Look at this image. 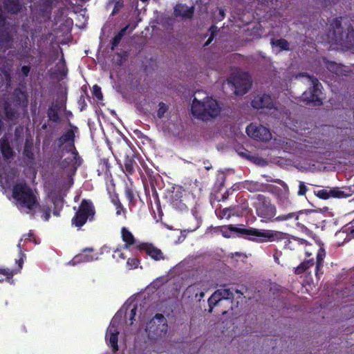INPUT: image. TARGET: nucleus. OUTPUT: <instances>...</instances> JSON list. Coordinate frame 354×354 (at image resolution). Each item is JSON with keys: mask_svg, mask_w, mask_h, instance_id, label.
<instances>
[{"mask_svg": "<svg viewBox=\"0 0 354 354\" xmlns=\"http://www.w3.org/2000/svg\"><path fill=\"white\" fill-rule=\"evenodd\" d=\"M221 110L218 101L212 97H205L203 102L194 97L191 107L192 113L203 121H208L217 117Z\"/></svg>", "mask_w": 354, "mask_h": 354, "instance_id": "f257e3e1", "label": "nucleus"}, {"mask_svg": "<svg viewBox=\"0 0 354 354\" xmlns=\"http://www.w3.org/2000/svg\"><path fill=\"white\" fill-rule=\"evenodd\" d=\"M342 20V17H339L329 21L332 39L335 43H338L348 49H351L354 47V29L353 26L349 24L346 32L344 34Z\"/></svg>", "mask_w": 354, "mask_h": 354, "instance_id": "f03ea898", "label": "nucleus"}, {"mask_svg": "<svg viewBox=\"0 0 354 354\" xmlns=\"http://www.w3.org/2000/svg\"><path fill=\"white\" fill-rule=\"evenodd\" d=\"M12 197L19 205L29 210H32L39 205L37 197L32 189L26 182L16 183L12 189Z\"/></svg>", "mask_w": 354, "mask_h": 354, "instance_id": "7ed1b4c3", "label": "nucleus"}, {"mask_svg": "<svg viewBox=\"0 0 354 354\" xmlns=\"http://www.w3.org/2000/svg\"><path fill=\"white\" fill-rule=\"evenodd\" d=\"M95 208L93 202L88 199H83L71 219V225L80 229L84 226L87 221H93L95 220Z\"/></svg>", "mask_w": 354, "mask_h": 354, "instance_id": "20e7f679", "label": "nucleus"}, {"mask_svg": "<svg viewBox=\"0 0 354 354\" xmlns=\"http://www.w3.org/2000/svg\"><path fill=\"white\" fill-rule=\"evenodd\" d=\"M168 329L167 320L160 313H157L147 324L145 330L148 338L156 340L164 337Z\"/></svg>", "mask_w": 354, "mask_h": 354, "instance_id": "39448f33", "label": "nucleus"}, {"mask_svg": "<svg viewBox=\"0 0 354 354\" xmlns=\"http://www.w3.org/2000/svg\"><path fill=\"white\" fill-rule=\"evenodd\" d=\"M299 75L306 77L309 82L311 83L312 86L308 91H304L301 97V101L305 104H312L314 106H320L323 104L322 100L320 97L322 94L321 88L322 86L317 77L310 76L306 73H301Z\"/></svg>", "mask_w": 354, "mask_h": 354, "instance_id": "423d86ee", "label": "nucleus"}, {"mask_svg": "<svg viewBox=\"0 0 354 354\" xmlns=\"http://www.w3.org/2000/svg\"><path fill=\"white\" fill-rule=\"evenodd\" d=\"M69 128L64 131L61 136L57 137L53 143L54 151H62L66 152L72 146L75 145L76 133H78V128L68 123Z\"/></svg>", "mask_w": 354, "mask_h": 354, "instance_id": "0eeeda50", "label": "nucleus"}, {"mask_svg": "<svg viewBox=\"0 0 354 354\" xmlns=\"http://www.w3.org/2000/svg\"><path fill=\"white\" fill-rule=\"evenodd\" d=\"M241 232L244 238L258 243L272 241L277 236V232L254 227L243 228Z\"/></svg>", "mask_w": 354, "mask_h": 354, "instance_id": "6e6552de", "label": "nucleus"}, {"mask_svg": "<svg viewBox=\"0 0 354 354\" xmlns=\"http://www.w3.org/2000/svg\"><path fill=\"white\" fill-rule=\"evenodd\" d=\"M257 214L266 219H271L274 216L276 209L270 203V200L262 194H259L254 203Z\"/></svg>", "mask_w": 354, "mask_h": 354, "instance_id": "1a4fd4ad", "label": "nucleus"}, {"mask_svg": "<svg viewBox=\"0 0 354 354\" xmlns=\"http://www.w3.org/2000/svg\"><path fill=\"white\" fill-rule=\"evenodd\" d=\"M228 82L232 84L234 88V93L236 95H243L245 94L251 87V77L247 73H243L227 80Z\"/></svg>", "mask_w": 354, "mask_h": 354, "instance_id": "9d476101", "label": "nucleus"}, {"mask_svg": "<svg viewBox=\"0 0 354 354\" xmlns=\"http://www.w3.org/2000/svg\"><path fill=\"white\" fill-rule=\"evenodd\" d=\"M234 297L233 292L229 288L216 290L208 299L209 313H212L214 307L221 306L223 302L228 300L232 301Z\"/></svg>", "mask_w": 354, "mask_h": 354, "instance_id": "9b49d317", "label": "nucleus"}, {"mask_svg": "<svg viewBox=\"0 0 354 354\" xmlns=\"http://www.w3.org/2000/svg\"><path fill=\"white\" fill-rule=\"evenodd\" d=\"M246 133L254 140L263 142L269 141L272 138L269 129L256 123H251L248 125L246 128Z\"/></svg>", "mask_w": 354, "mask_h": 354, "instance_id": "f8f14e48", "label": "nucleus"}, {"mask_svg": "<svg viewBox=\"0 0 354 354\" xmlns=\"http://www.w3.org/2000/svg\"><path fill=\"white\" fill-rule=\"evenodd\" d=\"M136 250L140 252H145L154 261L165 260V257L160 249L156 248L150 243H138L136 244Z\"/></svg>", "mask_w": 354, "mask_h": 354, "instance_id": "ddd939ff", "label": "nucleus"}, {"mask_svg": "<svg viewBox=\"0 0 354 354\" xmlns=\"http://www.w3.org/2000/svg\"><path fill=\"white\" fill-rule=\"evenodd\" d=\"M308 213H310V211L300 210L297 212L289 213V226L298 228L301 231L306 230L305 223L307 222Z\"/></svg>", "mask_w": 354, "mask_h": 354, "instance_id": "4468645a", "label": "nucleus"}, {"mask_svg": "<svg viewBox=\"0 0 354 354\" xmlns=\"http://www.w3.org/2000/svg\"><path fill=\"white\" fill-rule=\"evenodd\" d=\"M306 240L289 234V256L301 259L305 250Z\"/></svg>", "mask_w": 354, "mask_h": 354, "instance_id": "2eb2a0df", "label": "nucleus"}, {"mask_svg": "<svg viewBox=\"0 0 354 354\" xmlns=\"http://www.w3.org/2000/svg\"><path fill=\"white\" fill-rule=\"evenodd\" d=\"M12 28L10 26L0 28V53H6L13 47Z\"/></svg>", "mask_w": 354, "mask_h": 354, "instance_id": "dca6fc26", "label": "nucleus"}, {"mask_svg": "<svg viewBox=\"0 0 354 354\" xmlns=\"http://www.w3.org/2000/svg\"><path fill=\"white\" fill-rule=\"evenodd\" d=\"M251 104L253 108L257 109L274 108V103L272 97L268 94L258 95L252 100Z\"/></svg>", "mask_w": 354, "mask_h": 354, "instance_id": "f3484780", "label": "nucleus"}, {"mask_svg": "<svg viewBox=\"0 0 354 354\" xmlns=\"http://www.w3.org/2000/svg\"><path fill=\"white\" fill-rule=\"evenodd\" d=\"M315 194L319 198L327 200L330 198H344L348 195L339 187H333L332 189H322L315 191Z\"/></svg>", "mask_w": 354, "mask_h": 354, "instance_id": "a211bd4d", "label": "nucleus"}, {"mask_svg": "<svg viewBox=\"0 0 354 354\" xmlns=\"http://www.w3.org/2000/svg\"><path fill=\"white\" fill-rule=\"evenodd\" d=\"M319 16L320 15L318 12L313 14H304L301 15L298 19L295 20L294 24H301L304 26V28L306 30L305 32V34H306L307 30H309L310 28H313L314 26H317Z\"/></svg>", "mask_w": 354, "mask_h": 354, "instance_id": "6ab92c4d", "label": "nucleus"}, {"mask_svg": "<svg viewBox=\"0 0 354 354\" xmlns=\"http://www.w3.org/2000/svg\"><path fill=\"white\" fill-rule=\"evenodd\" d=\"M118 335L119 332L117 327L111 324L106 331V340L109 342V345L112 348L114 353L118 351Z\"/></svg>", "mask_w": 354, "mask_h": 354, "instance_id": "aec40b11", "label": "nucleus"}, {"mask_svg": "<svg viewBox=\"0 0 354 354\" xmlns=\"http://www.w3.org/2000/svg\"><path fill=\"white\" fill-rule=\"evenodd\" d=\"M121 238L124 243V249H130L133 247V249L136 250V244L140 243L136 240L133 234L126 227H122L121 229Z\"/></svg>", "mask_w": 354, "mask_h": 354, "instance_id": "412c9836", "label": "nucleus"}, {"mask_svg": "<svg viewBox=\"0 0 354 354\" xmlns=\"http://www.w3.org/2000/svg\"><path fill=\"white\" fill-rule=\"evenodd\" d=\"M0 151L5 160L12 158L15 155V151L10 146L8 139L5 136L0 139Z\"/></svg>", "mask_w": 354, "mask_h": 354, "instance_id": "4be33fe9", "label": "nucleus"}, {"mask_svg": "<svg viewBox=\"0 0 354 354\" xmlns=\"http://www.w3.org/2000/svg\"><path fill=\"white\" fill-rule=\"evenodd\" d=\"M98 257L97 254H87L81 253L75 255L72 260L68 262L69 265L75 266L78 263L91 262L97 260Z\"/></svg>", "mask_w": 354, "mask_h": 354, "instance_id": "5701e85b", "label": "nucleus"}, {"mask_svg": "<svg viewBox=\"0 0 354 354\" xmlns=\"http://www.w3.org/2000/svg\"><path fill=\"white\" fill-rule=\"evenodd\" d=\"M111 164L108 158H102L100 159L98 167H97V174L98 176H104L105 178H108L111 176Z\"/></svg>", "mask_w": 354, "mask_h": 354, "instance_id": "b1692460", "label": "nucleus"}, {"mask_svg": "<svg viewBox=\"0 0 354 354\" xmlns=\"http://www.w3.org/2000/svg\"><path fill=\"white\" fill-rule=\"evenodd\" d=\"M174 14L176 17L191 18L193 15V8H189L181 3L177 4L174 9Z\"/></svg>", "mask_w": 354, "mask_h": 354, "instance_id": "393cba45", "label": "nucleus"}, {"mask_svg": "<svg viewBox=\"0 0 354 354\" xmlns=\"http://www.w3.org/2000/svg\"><path fill=\"white\" fill-rule=\"evenodd\" d=\"M135 165H136V162L134 160V153L133 152L131 156L126 154L122 170L127 176L132 175L134 173Z\"/></svg>", "mask_w": 354, "mask_h": 354, "instance_id": "a878e982", "label": "nucleus"}, {"mask_svg": "<svg viewBox=\"0 0 354 354\" xmlns=\"http://www.w3.org/2000/svg\"><path fill=\"white\" fill-rule=\"evenodd\" d=\"M243 230V228L238 227L233 225H223L218 227V230L225 238L231 237V234L232 232H235L243 235V232H241V230Z\"/></svg>", "mask_w": 354, "mask_h": 354, "instance_id": "bb28decb", "label": "nucleus"}, {"mask_svg": "<svg viewBox=\"0 0 354 354\" xmlns=\"http://www.w3.org/2000/svg\"><path fill=\"white\" fill-rule=\"evenodd\" d=\"M4 7L6 10L11 14H17L19 12L22 8L19 0H6Z\"/></svg>", "mask_w": 354, "mask_h": 354, "instance_id": "cd10ccee", "label": "nucleus"}, {"mask_svg": "<svg viewBox=\"0 0 354 354\" xmlns=\"http://www.w3.org/2000/svg\"><path fill=\"white\" fill-rule=\"evenodd\" d=\"M326 256V252L324 249L319 246V250L317 253V259H316V267H315V275L317 277H319V272L321 268L323 266L324 259Z\"/></svg>", "mask_w": 354, "mask_h": 354, "instance_id": "c85d7f7f", "label": "nucleus"}, {"mask_svg": "<svg viewBox=\"0 0 354 354\" xmlns=\"http://www.w3.org/2000/svg\"><path fill=\"white\" fill-rule=\"evenodd\" d=\"M313 265V259L306 260L304 262L301 263L298 266L295 268V272L297 274H302L306 270H307L310 267H312Z\"/></svg>", "mask_w": 354, "mask_h": 354, "instance_id": "c756f323", "label": "nucleus"}, {"mask_svg": "<svg viewBox=\"0 0 354 354\" xmlns=\"http://www.w3.org/2000/svg\"><path fill=\"white\" fill-rule=\"evenodd\" d=\"M65 153H71L73 156V160L74 161V165L75 169L82 165V159L80 157L78 151L75 147V145L72 146L68 150H66Z\"/></svg>", "mask_w": 354, "mask_h": 354, "instance_id": "7c9ffc66", "label": "nucleus"}, {"mask_svg": "<svg viewBox=\"0 0 354 354\" xmlns=\"http://www.w3.org/2000/svg\"><path fill=\"white\" fill-rule=\"evenodd\" d=\"M47 117L48 119V121L53 122L55 123H60L61 122V118L59 115V112L57 110H55L53 109V107H49L47 109L46 111Z\"/></svg>", "mask_w": 354, "mask_h": 354, "instance_id": "2f4dec72", "label": "nucleus"}, {"mask_svg": "<svg viewBox=\"0 0 354 354\" xmlns=\"http://www.w3.org/2000/svg\"><path fill=\"white\" fill-rule=\"evenodd\" d=\"M4 113L6 118L10 121H13L18 117V113L17 110L11 107L9 104H6L4 106Z\"/></svg>", "mask_w": 354, "mask_h": 354, "instance_id": "473e14b6", "label": "nucleus"}, {"mask_svg": "<svg viewBox=\"0 0 354 354\" xmlns=\"http://www.w3.org/2000/svg\"><path fill=\"white\" fill-rule=\"evenodd\" d=\"M124 194L125 196L129 201V203H133L135 195H134V188L133 183L131 182L129 185H126L124 187Z\"/></svg>", "mask_w": 354, "mask_h": 354, "instance_id": "72a5a7b5", "label": "nucleus"}, {"mask_svg": "<svg viewBox=\"0 0 354 354\" xmlns=\"http://www.w3.org/2000/svg\"><path fill=\"white\" fill-rule=\"evenodd\" d=\"M203 286H205L203 282H197L189 286L187 290L188 292L191 293L195 299H197L198 292H200L199 290H201Z\"/></svg>", "mask_w": 354, "mask_h": 354, "instance_id": "f704fd0d", "label": "nucleus"}, {"mask_svg": "<svg viewBox=\"0 0 354 354\" xmlns=\"http://www.w3.org/2000/svg\"><path fill=\"white\" fill-rule=\"evenodd\" d=\"M236 214L234 207H230L224 208L220 214V218H223L226 217L227 218H230L232 216H234Z\"/></svg>", "mask_w": 354, "mask_h": 354, "instance_id": "c9c22d12", "label": "nucleus"}, {"mask_svg": "<svg viewBox=\"0 0 354 354\" xmlns=\"http://www.w3.org/2000/svg\"><path fill=\"white\" fill-rule=\"evenodd\" d=\"M271 44L272 46L279 47L280 50H288V41L284 39H272Z\"/></svg>", "mask_w": 354, "mask_h": 354, "instance_id": "e433bc0d", "label": "nucleus"}, {"mask_svg": "<svg viewBox=\"0 0 354 354\" xmlns=\"http://www.w3.org/2000/svg\"><path fill=\"white\" fill-rule=\"evenodd\" d=\"M115 64L118 66H122L124 62L127 60L128 57L127 52L122 51V53H117L115 55Z\"/></svg>", "mask_w": 354, "mask_h": 354, "instance_id": "4c0bfd02", "label": "nucleus"}, {"mask_svg": "<svg viewBox=\"0 0 354 354\" xmlns=\"http://www.w3.org/2000/svg\"><path fill=\"white\" fill-rule=\"evenodd\" d=\"M25 259H26V254L24 252H21V254H19V259H16V263L18 266L17 268H16L15 270L9 269L10 271L15 272L14 275L15 274H17V272H19L22 269Z\"/></svg>", "mask_w": 354, "mask_h": 354, "instance_id": "58836bf2", "label": "nucleus"}, {"mask_svg": "<svg viewBox=\"0 0 354 354\" xmlns=\"http://www.w3.org/2000/svg\"><path fill=\"white\" fill-rule=\"evenodd\" d=\"M169 106L165 104L164 102H161L158 104V109L157 111V116L159 118H162L164 117L165 113L168 111Z\"/></svg>", "mask_w": 354, "mask_h": 354, "instance_id": "ea45409f", "label": "nucleus"}, {"mask_svg": "<svg viewBox=\"0 0 354 354\" xmlns=\"http://www.w3.org/2000/svg\"><path fill=\"white\" fill-rule=\"evenodd\" d=\"M24 156L30 160H33L35 159V154L32 151V148L31 146L25 145L24 149Z\"/></svg>", "mask_w": 354, "mask_h": 354, "instance_id": "a19ab883", "label": "nucleus"}, {"mask_svg": "<svg viewBox=\"0 0 354 354\" xmlns=\"http://www.w3.org/2000/svg\"><path fill=\"white\" fill-rule=\"evenodd\" d=\"M326 68L332 73L337 74L340 66L334 62L327 61L326 62Z\"/></svg>", "mask_w": 354, "mask_h": 354, "instance_id": "79ce46f5", "label": "nucleus"}, {"mask_svg": "<svg viewBox=\"0 0 354 354\" xmlns=\"http://www.w3.org/2000/svg\"><path fill=\"white\" fill-rule=\"evenodd\" d=\"M315 250V248L313 247V244L309 243L306 241L305 250H304L303 257H309L313 254V252Z\"/></svg>", "mask_w": 354, "mask_h": 354, "instance_id": "37998d69", "label": "nucleus"}, {"mask_svg": "<svg viewBox=\"0 0 354 354\" xmlns=\"http://www.w3.org/2000/svg\"><path fill=\"white\" fill-rule=\"evenodd\" d=\"M172 207L175 209H183L186 206L185 204L182 202L181 200L172 197L171 201Z\"/></svg>", "mask_w": 354, "mask_h": 354, "instance_id": "c03bdc74", "label": "nucleus"}, {"mask_svg": "<svg viewBox=\"0 0 354 354\" xmlns=\"http://www.w3.org/2000/svg\"><path fill=\"white\" fill-rule=\"evenodd\" d=\"M127 264L129 269H135L138 267L140 260L138 258H129L127 261Z\"/></svg>", "mask_w": 354, "mask_h": 354, "instance_id": "a18cd8bd", "label": "nucleus"}, {"mask_svg": "<svg viewBox=\"0 0 354 354\" xmlns=\"http://www.w3.org/2000/svg\"><path fill=\"white\" fill-rule=\"evenodd\" d=\"M339 1V0H317L318 4L324 8L336 5Z\"/></svg>", "mask_w": 354, "mask_h": 354, "instance_id": "49530a36", "label": "nucleus"}, {"mask_svg": "<svg viewBox=\"0 0 354 354\" xmlns=\"http://www.w3.org/2000/svg\"><path fill=\"white\" fill-rule=\"evenodd\" d=\"M122 39V37L118 33L113 37L111 41V49L112 50H115V48L118 46Z\"/></svg>", "mask_w": 354, "mask_h": 354, "instance_id": "de8ad7c7", "label": "nucleus"}, {"mask_svg": "<svg viewBox=\"0 0 354 354\" xmlns=\"http://www.w3.org/2000/svg\"><path fill=\"white\" fill-rule=\"evenodd\" d=\"M15 272L10 271L9 268H0V274L6 277L7 279H12L14 276Z\"/></svg>", "mask_w": 354, "mask_h": 354, "instance_id": "09e8293b", "label": "nucleus"}, {"mask_svg": "<svg viewBox=\"0 0 354 354\" xmlns=\"http://www.w3.org/2000/svg\"><path fill=\"white\" fill-rule=\"evenodd\" d=\"M345 232L354 238V219L348 223L345 227Z\"/></svg>", "mask_w": 354, "mask_h": 354, "instance_id": "8fccbe9b", "label": "nucleus"}, {"mask_svg": "<svg viewBox=\"0 0 354 354\" xmlns=\"http://www.w3.org/2000/svg\"><path fill=\"white\" fill-rule=\"evenodd\" d=\"M123 5L124 4L122 0H117L115 3L111 15H115V14H117L123 7Z\"/></svg>", "mask_w": 354, "mask_h": 354, "instance_id": "3c124183", "label": "nucleus"}, {"mask_svg": "<svg viewBox=\"0 0 354 354\" xmlns=\"http://www.w3.org/2000/svg\"><path fill=\"white\" fill-rule=\"evenodd\" d=\"M93 94L97 100H102L103 97L101 88L98 85H94L93 87Z\"/></svg>", "mask_w": 354, "mask_h": 354, "instance_id": "603ef678", "label": "nucleus"}, {"mask_svg": "<svg viewBox=\"0 0 354 354\" xmlns=\"http://www.w3.org/2000/svg\"><path fill=\"white\" fill-rule=\"evenodd\" d=\"M62 54H63L62 52ZM59 64L62 65V70L59 71V73L62 75L65 76L67 74L68 69L66 66V62H65V59L64 57V55H62V58L60 59Z\"/></svg>", "mask_w": 354, "mask_h": 354, "instance_id": "864d4df0", "label": "nucleus"}, {"mask_svg": "<svg viewBox=\"0 0 354 354\" xmlns=\"http://www.w3.org/2000/svg\"><path fill=\"white\" fill-rule=\"evenodd\" d=\"M113 252H114V254H113V257L114 259H116L117 261H118L119 259H121V260L125 259L126 256L120 249L117 248Z\"/></svg>", "mask_w": 354, "mask_h": 354, "instance_id": "5fc2aeb1", "label": "nucleus"}, {"mask_svg": "<svg viewBox=\"0 0 354 354\" xmlns=\"http://www.w3.org/2000/svg\"><path fill=\"white\" fill-rule=\"evenodd\" d=\"M307 187L305 185L304 182H299V190H298V195L299 196H304L306 194L307 192Z\"/></svg>", "mask_w": 354, "mask_h": 354, "instance_id": "6e6d98bb", "label": "nucleus"}, {"mask_svg": "<svg viewBox=\"0 0 354 354\" xmlns=\"http://www.w3.org/2000/svg\"><path fill=\"white\" fill-rule=\"evenodd\" d=\"M117 204H115V209H116V214L120 215L121 212H125V209L123 207V205L120 203L118 197L117 196Z\"/></svg>", "mask_w": 354, "mask_h": 354, "instance_id": "4d7b16f0", "label": "nucleus"}, {"mask_svg": "<svg viewBox=\"0 0 354 354\" xmlns=\"http://www.w3.org/2000/svg\"><path fill=\"white\" fill-rule=\"evenodd\" d=\"M136 313H137V306H134L130 311V315H129V320L131 321L130 325L133 324V321L135 320V317L136 315Z\"/></svg>", "mask_w": 354, "mask_h": 354, "instance_id": "13d9d810", "label": "nucleus"}, {"mask_svg": "<svg viewBox=\"0 0 354 354\" xmlns=\"http://www.w3.org/2000/svg\"><path fill=\"white\" fill-rule=\"evenodd\" d=\"M30 66L29 65H26V66H23L21 68V75L24 77H26L28 76L29 73H30Z\"/></svg>", "mask_w": 354, "mask_h": 354, "instance_id": "bf43d9fd", "label": "nucleus"}, {"mask_svg": "<svg viewBox=\"0 0 354 354\" xmlns=\"http://www.w3.org/2000/svg\"><path fill=\"white\" fill-rule=\"evenodd\" d=\"M261 2L264 4H266L268 6H272V8L277 6V1L279 0H261Z\"/></svg>", "mask_w": 354, "mask_h": 354, "instance_id": "052dcab7", "label": "nucleus"}, {"mask_svg": "<svg viewBox=\"0 0 354 354\" xmlns=\"http://www.w3.org/2000/svg\"><path fill=\"white\" fill-rule=\"evenodd\" d=\"M5 24H6V18L2 13L1 9L0 8V28L6 27L5 26Z\"/></svg>", "mask_w": 354, "mask_h": 354, "instance_id": "680f3d73", "label": "nucleus"}, {"mask_svg": "<svg viewBox=\"0 0 354 354\" xmlns=\"http://www.w3.org/2000/svg\"><path fill=\"white\" fill-rule=\"evenodd\" d=\"M203 163L204 165V167L207 171H209L212 169V164L208 160H205L203 161Z\"/></svg>", "mask_w": 354, "mask_h": 354, "instance_id": "e2e57ef3", "label": "nucleus"}, {"mask_svg": "<svg viewBox=\"0 0 354 354\" xmlns=\"http://www.w3.org/2000/svg\"><path fill=\"white\" fill-rule=\"evenodd\" d=\"M206 288L203 286L198 292V299L200 301L201 299H203L205 296V292Z\"/></svg>", "mask_w": 354, "mask_h": 354, "instance_id": "0e129e2a", "label": "nucleus"}, {"mask_svg": "<svg viewBox=\"0 0 354 354\" xmlns=\"http://www.w3.org/2000/svg\"><path fill=\"white\" fill-rule=\"evenodd\" d=\"M129 28V26H126L125 27L121 28L119 32H118V35H120L122 37H123Z\"/></svg>", "mask_w": 354, "mask_h": 354, "instance_id": "69168bd1", "label": "nucleus"}, {"mask_svg": "<svg viewBox=\"0 0 354 354\" xmlns=\"http://www.w3.org/2000/svg\"><path fill=\"white\" fill-rule=\"evenodd\" d=\"M69 165V161H68V158H65L64 159L61 163H60V167L62 168H66V167H68Z\"/></svg>", "mask_w": 354, "mask_h": 354, "instance_id": "338daca9", "label": "nucleus"}, {"mask_svg": "<svg viewBox=\"0 0 354 354\" xmlns=\"http://www.w3.org/2000/svg\"><path fill=\"white\" fill-rule=\"evenodd\" d=\"M50 209H48L44 211V221H48L49 218H50Z\"/></svg>", "mask_w": 354, "mask_h": 354, "instance_id": "774afa93", "label": "nucleus"}]
</instances>
